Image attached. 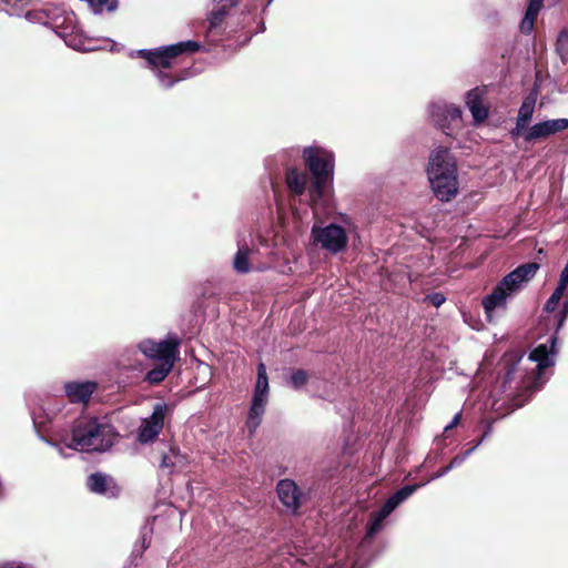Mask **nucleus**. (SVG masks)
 <instances>
[{
    "label": "nucleus",
    "instance_id": "obj_1",
    "mask_svg": "<svg viewBox=\"0 0 568 568\" xmlns=\"http://www.w3.org/2000/svg\"><path fill=\"white\" fill-rule=\"evenodd\" d=\"M304 159L313 175L308 190L310 204L314 215L318 216L321 209H326L332 199L334 156L324 149L311 146L304 150Z\"/></svg>",
    "mask_w": 568,
    "mask_h": 568
},
{
    "label": "nucleus",
    "instance_id": "obj_2",
    "mask_svg": "<svg viewBox=\"0 0 568 568\" xmlns=\"http://www.w3.org/2000/svg\"><path fill=\"white\" fill-rule=\"evenodd\" d=\"M427 176L435 196L448 202L458 193V174L455 158L448 149L439 146L429 156Z\"/></svg>",
    "mask_w": 568,
    "mask_h": 568
},
{
    "label": "nucleus",
    "instance_id": "obj_3",
    "mask_svg": "<svg viewBox=\"0 0 568 568\" xmlns=\"http://www.w3.org/2000/svg\"><path fill=\"white\" fill-rule=\"evenodd\" d=\"M538 270V263H527L518 266L499 282L491 294L487 295L483 301V306L489 321L494 312L497 308H504L507 300L520 291L536 275Z\"/></svg>",
    "mask_w": 568,
    "mask_h": 568
},
{
    "label": "nucleus",
    "instance_id": "obj_4",
    "mask_svg": "<svg viewBox=\"0 0 568 568\" xmlns=\"http://www.w3.org/2000/svg\"><path fill=\"white\" fill-rule=\"evenodd\" d=\"M113 444L111 426L97 419H80L72 429V440L69 448L103 452Z\"/></svg>",
    "mask_w": 568,
    "mask_h": 568
},
{
    "label": "nucleus",
    "instance_id": "obj_5",
    "mask_svg": "<svg viewBox=\"0 0 568 568\" xmlns=\"http://www.w3.org/2000/svg\"><path fill=\"white\" fill-rule=\"evenodd\" d=\"M270 385L266 367L263 363L257 366V378L253 392L252 403L248 410L246 427L250 434H254L261 425L262 417L268 403Z\"/></svg>",
    "mask_w": 568,
    "mask_h": 568
},
{
    "label": "nucleus",
    "instance_id": "obj_6",
    "mask_svg": "<svg viewBox=\"0 0 568 568\" xmlns=\"http://www.w3.org/2000/svg\"><path fill=\"white\" fill-rule=\"evenodd\" d=\"M311 236L316 245L331 254L343 252L348 242L346 230L335 223H331L325 226L315 224L312 227Z\"/></svg>",
    "mask_w": 568,
    "mask_h": 568
},
{
    "label": "nucleus",
    "instance_id": "obj_7",
    "mask_svg": "<svg viewBox=\"0 0 568 568\" xmlns=\"http://www.w3.org/2000/svg\"><path fill=\"white\" fill-rule=\"evenodd\" d=\"M180 339L175 336L156 342L143 339L139 343V351L146 357L159 363H175L180 356Z\"/></svg>",
    "mask_w": 568,
    "mask_h": 568
},
{
    "label": "nucleus",
    "instance_id": "obj_8",
    "mask_svg": "<svg viewBox=\"0 0 568 568\" xmlns=\"http://www.w3.org/2000/svg\"><path fill=\"white\" fill-rule=\"evenodd\" d=\"M200 48V44L194 41H185L175 43L169 47H164L154 51L151 50H139L132 52L134 54L144 58L149 64L155 68H170L172 60L184 51L195 52Z\"/></svg>",
    "mask_w": 568,
    "mask_h": 568
},
{
    "label": "nucleus",
    "instance_id": "obj_9",
    "mask_svg": "<svg viewBox=\"0 0 568 568\" xmlns=\"http://www.w3.org/2000/svg\"><path fill=\"white\" fill-rule=\"evenodd\" d=\"M170 415V407L165 403H156L153 406L152 414L143 419L138 429L136 440L141 444H149L154 442L162 428L165 420Z\"/></svg>",
    "mask_w": 568,
    "mask_h": 568
},
{
    "label": "nucleus",
    "instance_id": "obj_10",
    "mask_svg": "<svg viewBox=\"0 0 568 568\" xmlns=\"http://www.w3.org/2000/svg\"><path fill=\"white\" fill-rule=\"evenodd\" d=\"M568 129V119H554L535 123L527 128L520 136L528 142H536Z\"/></svg>",
    "mask_w": 568,
    "mask_h": 568
},
{
    "label": "nucleus",
    "instance_id": "obj_11",
    "mask_svg": "<svg viewBox=\"0 0 568 568\" xmlns=\"http://www.w3.org/2000/svg\"><path fill=\"white\" fill-rule=\"evenodd\" d=\"M276 491L282 505L292 513H295L304 503V493L292 479H281L276 485Z\"/></svg>",
    "mask_w": 568,
    "mask_h": 568
},
{
    "label": "nucleus",
    "instance_id": "obj_12",
    "mask_svg": "<svg viewBox=\"0 0 568 568\" xmlns=\"http://www.w3.org/2000/svg\"><path fill=\"white\" fill-rule=\"evenodd\" d=\"M536 101L537 92H532L521 103L516 119L515 128L510 131L513 139L520 136L523 131L528 128V124L530 123L534 115Z\"/></svg>",
    "mask_w": 568,
    "mask_h": 568
},
{
    "label": "nucleus",
    "instance_id": "obj_13",
    "mask_svg": "<svg viewBox=\"0 0 568 568\" xmlns=\"http://www.w3.org/2000/svg\"><path fill=\"white\" fill-rule=\"evenodd\" d=\"M430 114L442 128L450 124L458 126L462 122V111L457 106L435 104L430 109Z\"/></svg>",
    "mask_w": 568,
    "mask_h": 568
},
{
    "label": "nucleus",
    "instance_id": "obj_14",
    "mask_svg": "<svg viewBox=\"0 0 568 568\" xmlns=\"http://www.w3.org/2000/svg\"><path fill=\"white\" fill-rule=\"evenodd\" d=\"M555 346L556 338L551 337L549 345L540 344L529 354L528 359L537 364L538 374H540L544 368L554 365V356L556 354Z\"/></svg>",
    "mask_w": 568,
    "mask_h": 568
},
{
    "label": "nucleus",
    "instance_id": "obj_15",
    "mask_svg": "<svg viewBox=\"0 0 568 568\" xmlns=\"http://www.w3.org/2000/svg\"><path fill=\"white\" fill-rule=\"evenodd\" d=\"M65 394L70 402L87 404L97 389L94 382H71L64 386Z\"/></svg>",
    "mask_w": 568,
    "mask_h": 568
},
{
    "label": "nucleus",
    "instance_id": "obj_16",
    "mask_svg": "<svg viewBox=\"0 0 568 568\" xmlns=\"http://www.w3.org/2000/svg\"><path fill=\"white\" fill-rule=\"evenodd\" d=\"M485 94L484 88H475L466 94V105L476 122H483L488 116V109L483 104Z\"/></svg>",
    "mask_w": 568,
    "mask_h": 568
},
{
    "label": "nucleus",
    "instance_id": "obj_17",
    "mask_svg": "<svg viewBox=\"0 0 568 568\" xmlns=\"http://www.w3.org/2000/svg\"><path fill=\"white\" fill-rule=\"evenodd\" d=\"M308 178L305 173L298 172L295 169H291L286 173V184L292 193L295 195H303Z\"/></svg>",
    "mask_w": 568,
    "mask_h": 568
},
{
    "label": "nucleus",
    "instance_id": "obj_18",
    "mask_svg": "<svg viewBox=\"0 0 568 568\" xmlns=\"http://www.w3.org/2000/svg\"><path fill=\"white\" fill-rule=\"evenodd\" d=\"M544 0H530L525 17L520 22V31L530 33L534 29L535 20L542 7Z\"/></svg>",
    "mask_w": 568,
    "mask_h": 568
},
{
    "label": "nucleus",
    "instance_id": "obj_19",
    "mask_svg": "<svg viewBox=\"0 0 568 568\" xmlns=\"http://www.w3.org/2000/svg\"><path fill=\"white\" fill-rule=\"evenodd\" d=\"M544 0H530L525 17L520 22V31L530 33L534 29L535 20L542 7Z\"/></svg>",
    "mask_w": 568,
    "mask_h": 568
},
{
    "label": "nucleus",
    "instance_id": "obj_20",
    "mask_svg": "<svg viewBox=\"0 0 568 568\" xmlns=\"http://www.w3.org/2000/svg\"><path fill=\"white\" fill-rule=\"evenodd\" d=\"M420 487V485H409L405 486L402 489L397 490L393 496H390L386 503L385 506V513L392 514V511L404 500H406L410 495H413L416 489Z\"/></svg>",
    "mask_w": 568,
    "mask_h": 568
},
{
    "label": "nucleus",
    "instance_id": "obj_21",
    "mask_svg": "<svg viewBox=\"0 0 568 568\" xmlns=\"http://www.w3.org/2000/svg\"><path fill=\"white\" fill-rule=\"evenodd\" d=\"M252 251L246 245L239 246L233 260V267L237 273H247L251 270L250 255Z\"/></svg>",
    "mask_w": 568,
    "mask_h": 568
},
{
    "label": "nucleus",
    "instance_id": "obj_22",
    "mask_svg": "<svg viewBox=\"0 0 568 568\" xmlns=\"http://www.w3.org/2000/svg\"><path fill=\"white\" fill-rule=\"evenodd\" d=\"M175 363H160V365L151 371H149L145 375V381L150 384H159L165 379V377L171 373Z\"/></svg>",
    "mask_w": 568,
    "mask_h": 568
},
{
    "label": "nucleus",
    "instance_id": "obj_23",
    "mask_svg": "<svg viewBox=\"0 0 568 568\" xmlns=\"http://www.w3.org/2000/svg\"><path fill=\"white\" fill-rule=\"evenodd\" d=\"M111 479L102 474H92L88 478V487L91 491L98 494H106Z\"/></svg>",
    "mask_w": 568,
    "mask_h": 568
},
{
    "label": "nucleus",
    "instance_id": "obj_24",
    "mask_svg": "<svg viewBox=\"0 0 568 568\" xmlns=\"http://www.w3.org/2000/svg\"><path fill=\"white\" fill-rule=\"evenodd\" d=\"M231 8L232 7L215 6V8L211 11V13L207 17L209 29L214 30L219 28Z\"/></svg>",
    "mask_w": 568,
    "mask_h": 568
},
{
    "label": "nucleus",
    "instance_id": "obj_25",
    "mask_svg": "<svg viewBox=\"0 0 568 568\" xmlns=\"http://www.w3.org/2000/svg\"><path fill=\"white\" fill-rule=\"evenodd\" d=\"M389 515L390 514L385 513V506H383L379 511L374 513L368 524L367 537H373L375 534H377L383 527L384 519Z\"/></svg>",
    "mask_w": 568,
    "mask_h": 568
},
{
    "label": "nucleus",
    "instance_id": "obj_26",
    "mask_svg": "<svg viewBox=\"0 0 568 568\" xmlns=\"http://www.w3.org/2000/svg\"><path fill=\"white\" fill-rule=\"evenodd\" d=\"M91 11L95 14L103 11H114L118 8V0H88Z\"/></svg>",
    "mask_w": 568,
    "mask_h": 568
},
{
    "label": "nucleus",
    "instance_id": "obj_27",
    "mask_svg": "<svg viewBox=\"0 0 568 568\" xmlns=\"http://www.w3.org/2000/svg\"><path fill=\"white\" fill-rule=\"evenodd\" d=\"M184 456H182L179 452L175 449H170L169 454L163 456L161 466L164 468L182 467L184 465Z\"/></svg>",
    "mask_w": 568,
    "mask_h": 568
},
{
    "label": "nucleus",
    "instance_id": "obj_28",
    "mask_svg": "<svg viewBox=\"0 0 568 568\" xmlns=\"http://www.w3.org/2000/svg\"><path fill=\"white\" fill-rule=\"evenodd\" d=\"M307 381H308V375L305 371H302V369H297V371L293 372L291 375V378H290L291 385L296 389H300L303 386H305Z\"/></svg>",
    "mask_w": 568,
    "mask_h": 568
},
{
    "label": "nucleus",
    "instance_id": "obj_29",
    "mask_svg": "<svg viewBox=\"0 0 568 568\" xmlns=\"http://www.w3.org/2000/svg\"><path fill=\"white\" fill-rule=\"evenodd\" d=\"M557 51L564 59L568 58V31L567 30H562L558 36Z\"/></svg>",
    "mask_w": 568,
    "mask_h": 568
},
{
    "label": "nucleus",
    "instance_id": "obj_30",
    "mask_svg": "<svg viewBox=\"0 0 568 568\" xmlns=\"http://www.w3.org/2000/svg\"><path fill=\"white\" fill-rule=\"evenodd\" d=\"M564 293L555 290L551 296L547 300L545 304V311L548 313H552L558 308L559 302L562 297Z\"/></svg>",
    "mask_w": 568,
    "mask_h": 568
},
{
    "label": "nucleus",
    "instance_id": "obj_31",
    "mask_svg": "<svg viewBox=\"0 0 568 568\" xmlns=\"http://www.w3.org/2000/svg\"><path fill=\"white\" fill-rule=\"evenodd\" d=\"M465 458H466V456H464V457H455L447 467L443 468L440 471H438L432 478L435 479V478H438L440 476H444L449 469H452L455 466L460 465L464 462Z\"/></svg>",
    "mask_w": 568,
    "mask_h": 568
},
{
    "label": "nucleus",
    "instance_id": "obj_32",
    "mask_svg": "<svg viewBox=\"0 0 568 568\" xmlns=\"http://www.w3.org/2000/svg\"><path fill=\"white\" fill-rule=\"evenodd\" d=\"M567 287H568V270L564 268L561 271V274H560V277H559V282H558V284H557L555 290L565 293Z\"/></svg>",
    "mask_w": 568,
    "mask_h": 568
},
{
    "label": "nucleus",
    "instance_id": "obj_33",
    "mask_svg": "<svg viewBox=\"0 0 568 568\" xmlns=\"http://www.w3.org/2000/svg\"><path fill=\"white\" fill-rule=\"evenodd\" d=\"M567 316H568V298L564 302L562 308L556 314V318L558 322V328L562 326Z\"/></svg>",
    "mask_w": 568,
    "mask_h": 568
},
{
    "label": "nucleus",
    "instance_id": "obj_34",
    "mask_svg": "<svg viewBox=\"0 0 568 568\" xmlns=\"http://www.w3.org/2000/svg\"><path fill=\"white\" fill-rule=\"evenodd\" d=\"M427 300L429 303H432L434 306L438 307L445 302V296L440 293H434L427 296Z\"/></svg>",
    "mask_w": 568,
    "mask_h": 568
},
{
    "label": "nucleus",
    "instance_id": "obj_35",
    "mask_svg": "<svg viewBox=\"0 0 568 568\" xmlns=\"http://www.w3.org/2000/svg\"><path fill=\"white\" fill-rule=\"evenodd\" d=\"M156 77L159 78V81L162 87L170 88L175 82L174 80H171L168 74L163 73L162 71H159L156 73Z\"/></svg>",
    "mask_w": 568,
    "mask_h": 568
},
{
    "label": "nucleus",
    "instance_id": "obj_36",
    "mask_svg": "<svg viewBox=\"0 0 568 568\" xmlns=\"http://www.w3.org/2000/svg\"><path fill=\"white\" fill-rule=\"evenodd\" d=\"M215 6H225V7H234L235 0H213Z\"/></svg>",
    "mask_w": 568,
    "mask_h": 568
},
{
    "label": "nucleus",
    "instance_id": "obj_37",
    "mask_svg": "<svg viewBox=\"0 0 568 568\" xmlns=\"http://www.w3.org/2000/svg\"><path fill=\"white\" fill-rule=\"evenodd\" d=\"M460 413H457L453 420L445 427V430H449V429H453L460 420Z\"/></svg>",
    "mask_w": 568,
    "mask_h": 568
},
{
    "label": "nucleus",
    "instance_id": "obj_38",
    "mask_svg": "<svg viewBox=\"0 0 568 568\" xmlns=\"http://www.w3.org/2000/svg\"><path fill=\"white\" fill-rule=\"evenodd\" d=\"M49 444L52 445L61 456H64L63 449L61 446H59L57 444H52V443H49Z\"/></svg>",
    "mask_w": 568,
    "mask_h": 568
},
{
    "label": "nucleus",
    "instance_id": "obj_39",
    "mask_svg": "<svg viewBox=\"0 0 568 568\" xmlns=\"http://www.w3.org/2000/svg\"><path fill=\"white\" fill-rule=\"evenodd\" d=\"M122 364H123V366H125V367H128V368H133V367H134V365H133V364L129 363V362H128V361H125V359H123Z\"/></svg>",
    "mask_w": 568,
    "mask_h": 568
}]
</instances>
